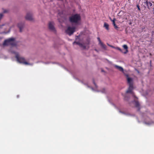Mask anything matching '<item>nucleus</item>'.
I'll return each mask as SVG.
<instances>
[{
    "label": "nucleus",
    "mask_w": 154,
    "mask_h": 154,
    "mask_svg": "<svg viewBox=\"0 0 154 154\" xmlns=\"http://www.w3.org/2000/svg\"><path fill=\"white\" fill-rule=\"evenodd\" d=\"M125 76L127 77V82L129 85V87L126 93H131L134 98H137L134 95V93L132 91V90L133 89V82L132 78L129 77L128 74H125Z\"/></svg>",
    "instance_id": "nucleus-1"
},
{
    "label": "nucleus",
    "mask_w": 154,
    "mask_h": 154,
    "mask_svg": "<svg viewBox=\"0 0 154 154\" xmlns=\"http://www.w3.org/2000/svg\"><path fill=\"white\" fill-rule=\"evenodd\" d=\"M81 18L80 14H75L72 15L69 17V20L71 23L77 24L80 21Z\"/></svg>",
    "instance_id": "nucleus-2"
},
{
    "label": "nucleus",
    "mask_w": 154,
    "mask_h": 154,
    "mask_svg": "<svg viewBox=\"0 0 154 154\" xmlns=\"http://www.w3.org/2000/svg\"><path fill=\"white\" fill-rule=\"evenodd\" d=\"M14 53L16 54L15 57L17 59V60L19 63L26 65L28 64V63L25 61V60L24 57H20L18 54L17 53Z\"/></svg>",
    "instance_id": "nucleus-3"
},
{
    "label": "nucleus",
    "mask_w": 154,
    "mask_h": 154,
    "mask_svg": "<svg viewBox=\"0 0 154 154\" xmlns=\"http://www.w3.org/2000/svg\"><path fill=\"white\" fill-rule=\"evenodd\" d=\"M14 38H11L5 41L4 43V45H11L12 46L15 45V43L14 42Z\"/></svg>",
    "instance_id": "nucleus-4"
},
{
    "label": "nucleus",
    "mask_w": 154,
    "mask_h": 154,
    "mask_svg": "<svg viewBox=\"0 0 154 154\" xmlns=\"http://www.w3.org/2000/svg\"><path fill=\"white\" fill-rule=\"evenodd\" d=\"M107 45L109 46L110 47L116 49L117 50H118L119 51L121 52H122L124 54H127L128 52V47L126 45H124L123 46V48L125 50V51L124 52L119 47H115L113 46L110 45L109 44H107Z\"/></svg>",
    "instance_id": "nucleus-5"
},
{
    "label": "nucleus",
    "mask_w": 154,
    "mask_h": 154,
    "mask_svg": "<svg viewBox=\"0 0 154 154\" xmlns=\"http://www.w3.org/2000/svg\"><path fill=\"white\" fill-rule=\"evenodd\" d=\"M75 29L76 28L75 27H71L69 26L66 30V32L69 35H70L75 31Z\"/></svg>",
    "instance_id": "nucleus-6"
},
{
    "label": "nucleus",
    "mask_w": 154,
    "mask_h": 154,
    "mask_svg": "<svg viewBox=\"0 0 154 154\" xmlns=\"http://www.w3.org/2000/svg\"><path fill=\"white\" fill-rule=\"evenodd\" d=\"M54 23L52 22H50L48 24V27L50 30L53 31H55V29L54 26Z\"/></svg>",
    "instance_id": "nucleus-7"
},
{
    "label": "nucleus",
    "mask_w": 154,
    "mask_h": 154,
    "mask_svg": "<svg viewBox=\"0 0 154 154\" xmlns=\"http://www.w3.org/2000/svg\"><path fill=\"white\" fill-rule=\"evenodd\" d=\"M144 3L146 4L147 8L150 10L151 9L150 8L152 6V4L150 2H149L148 0H144Z\"/></svg>",
    "instance_id": "nucleus-8"
},
{
    "label": "nucleus",
    "mask_w": 154,
    "mask_h": 154,
    "mask_svg": "<svg viewBox=\"0 0 154 154\" xmlns=\"http://www.w3.org/2000/svg\"><path fill=\"white\" fill-rule=\"evenodd\" d=\"M25 18L26 20L29 21L32 20L33 19L32 14L30 13H27V14Z\"/></svg>",
    "instance_id": "nucleus-9"
},
{
    "label": "nucleus",
    "mask_w": 154,
    "mask_h": 154,
    "mask_svg": "<svg viewBox=\"0 0 154 154\" xmlns=\"http://www.w3.org/2000/svg\"><path fill=\"white\" fill-rule=\"evenodd\" d=\"M97 39L99 42V44L100 45L102 48L104 49H106V46L101 41L100 38L99 37L97 38Z\"/></svg>",
    "instance_id": "nucleus-10"
},
{
    "label": "nucleus",
    "mask_w": 154,
    "mask_h": 154,
    "mask_svg": "<svg viewBox=\"0 0 154 154\" xmlns=\"http://www.w3.org/2000/svg\"><path fill=\"white\" fill-rule=\"evenodd\" d=\"M114 66L116 69H118L119 71L122 72H124V69L122 67L117 65H114Z\"/></svg>",
    "instance_id": "nucleus-11"
},
{
    "label": "nucleus",
    "mask_w": 154,
    "mask_h": 154,
    "mask_svg": "<svg viewBox=\"0 0 154 154\" xmlns=\"http://www.w3.org/2000/svg\"><path fill=\"white\" fill-rule=\"evenodd\" d=\"M23 25L24 24L23 23H19L18 24V26L20 29V32H22V29L23 28Z\"/></svg>",
    "instance_id": "nucleus-12"
},
{
    "label": "nucleus",
    "mask_w": 154,
    "mask_h": 154,
    "mask_svg": "<svg viewBox=\"0 0 154 154\" xmlns=\"http://www.w3.org/2000/svg\"><path fill=\"white\" fill-rule=\"evenodd\" d=\"M134 104H135V106L136 107L138 108V110H140V108H139L140 104H139L138 102L137 101H134Z\"/></svg>",
    "instance_id": "nucleus-13"
},
{
    "label": "nucleus",
    "mask_w": 154,
    "mask_h": 154,
    "mask_svg": "<svg viewBox=\"0 0 154 154\" xmlns=\"http://www.w3.org/2000/svg\"><path fill=\"white\" fill-rule=\"evenodd\" d=\"M104 27H105L106 29L107 30H109V25L106 23L105 22L104 24Z\"/></svg>",
    "instance_id": "nucleus-14"
},
{
    "label": "nucleus",
    "mask_w": 154,
    "mask_h": 154,
    "mask_svg": "<svg viewBox=\"0 0 154 154\" xmlns=\"http://www.w3.org/2000/svg\"><path fill=\"white\" fill-rule=\"evenodd\" d=\"M75 43H76V44L78 45H79V46H80V45H82V43H80L79 42H75L73 43V44H74Z\"/></svg>",
    "instance_id": "nucleus-15"
},
{
    "label": "nucleus",
    "mask_w": 154,
    "mask_h": 154,
    "mask_svg": "<svg viewBox=\"0 0 154 154\" xmlns=\"http://www.w3.org/2000/svg\"><path fill=\"white\" fill-rule=\"evenodd\" d=\"M110 19L112 21V24L113 25L116 24L115 23V21L116 20V19L115 18H114L113 20H112L111 18H110Z\"/></svg>",
    "instance_id": "nucleus-16"
},
{
    "label": "nucleus",
    "mask_w": 154,
    "mask_h": 154,
    "mask_svg": "<svg viewBox=\"0 0 154 154\" xmlns=\"http://www.w3.org/2000/svg\"><path fill=\"white\" fill-rule=\"evenodd\" d=\"M114 28L116 30H118L119 28L116 26V24L113 25Z\"/></svg>",
    "instance_id": "nucleus-17"
},
{
    "label": "nucleus",
    "mask_w": 154,
    "mask_h": 154,
    "mask_svg": "<svg viewBox=\"0 0 154 154\" xmlns=\"http://www.w3.org/2000/svg\"><path fill=\"white\" fill-rule=\"evenodd\" d=\"M82 45H80V46L81 47L83 48V49H85L86 48V46L82 44Z\"/></svg>",
    "instance_id": "nucleus-18"
},
{
    "label": "nucleus",
    "mask_w": 154,
    "mask_h": 154,
    "mask_svg": "<svg viewBox=\"0 0 154 154\" xmlns=\"http://www.w3.org/2000/svg\"><path fill=\"white\" fill-rule=\"evenodd\" d=\"M90 40L88 39H87L86 44L87 45H89L90 44Z\"/></svg>",
    "instance_id": "nucleus-19"
},
{
    "label": "nucleus",
    "mask_w": 154,
    "mask_h": 154,
    "mask_svg": "<svg viewBox=\"0 0 154 154\" xmlns=\"http://www.w3.org/2000/svg\"><path fill=\"white\" fill-rule=\"evenodd\" d=\"M137 7L138 10L139 11H140V6L138 5H137Z\"/></svg>",
    "instance_id": "nucleus-20"
},
{
    "label": "nucleus",
    "mask_w": 154,
    "mask_h": 154,
    "mask_svg": "<svg viewBox=\"0 0 154 154\" xmlns=\"http://www.w3.org/2000/svg\"><path fill=\"white\" fill-rule=\"evenodd\" d=\"M8 12V10H4L3 11L4 13H6Z\"/></svg>",
    "instance_id": "nucleus-21"
},
{
    "label": "nucleus",
    "mask_w": 154,
    "mask_h": 154,
    "mask_svg": "<svg viewBox=\"0 0 154 154\" xmlns=\"http://www.w3.org/2000/svg\"><path fill=\"white\" fill-rule=\"evenodd\" d=\"M3 15L2 14H0V20H1V18L3 17Z\"/></svg>",
    "instance_id": "nucleus-22"
},
{
    "label": "nucleus",
    "mask_w": 154,
    "mask_h": 154,
    "mask_svg": "<svg viewBox=\"0 0 154 154\" xmlns=\"http://www.w3.org/2000/svg\"><path fill=\"white\" fill-rule=\"evenodd\" d=\"M94 84L95 85V86H96V84H95V82H94Z\"/></svg>",
    "instance_id": "nucleus-23"
},
{
    "label": "nucleus",
    "mask_w": 154,
    "mask_h": 154,
    "mask_svg": "<svg viewBox=\"0 0 154 154\" xmlns=\"http://www.w3.org/2000/svg\"><path fill=\"white\" fill-rule=\"evenodd\" d=\"M150 54V55H152V54H151V53H150V54Z\"/></svg>",
    "instance_id": "nucleus-24"
},
{
    "label": "nucleus",
    "mask_w": 154,
    "mask_h": 154,
    "mask_svg": "<svg viewBox=\"0 0 154 154\" xmlns=\"http://www.w3.org/2000/svg\"><path fill=\"white\" fill-rule=\"evenodd\" d=\"M151 63V60H150V63Z\"/></svg>",
    "instance_id": "nucleus-25"
},
{
    "label": "nucleus",
    "mask_w": 154,
    "mask_h": 154,
    "mask_svg": "<svg viewBox=\"0 0 154 154\" xmlns=\"http://www.w3.org/2000/svg\"><path fill=\"white\" fill-rule=\"evenodd\" d=\"M19 97V95H17V97Z\"/></svg>",
    "instance_id": "nucleus-26"
}]
</instances>
